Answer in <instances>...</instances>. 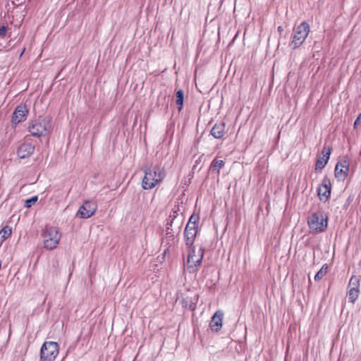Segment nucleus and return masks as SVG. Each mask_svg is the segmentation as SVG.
<instances>
[{"instance_id":"1","label":"nucleus","mask_w":361,"mask_h":361,"mask_svg":"<svg viewBox=\"0 0 361 361\" xmlns=\"http://www.w3.org/2000/svg\"><path fill=\"white\" fill-rule=\"evenodd\" d=\"M145 173L142 181V187L144 190H150L161 183L166 176L163 168L156 166L152 168L150 166H145L143 168Z\"/></svg>"},{"instance_id":"25","label":"nucleus","mask_w":361,"mask_h":361,"mask_svg":"<svg viewBox=\"0 0 361 361\" xmlns=\"http://www.w3.org/2000/svg\"><path fill=\"white\" fill-rule=\"evenodd\" d=\"M361 117V114L358 116V117L356 118L354 123V128H357V126L360 124V119Z\"/></svg>"},{"instance_id":"17","label":"nucleus","mask_w":361,"mask_h":361,"mask_svg":"<svg viewBox=\"0 0 361 361\" xmlns=\"http://www.w3.org/2000/svg\"><path fill=\"white\" fill-rule=\"evenodd\" d=\"M360 276L353 275L348 283V288L351 290H360Z\"/></svg>"},{"instance_id":"7","label":"nucleus","mask_w":361,"mask_h":361,"mask_svg":"<svg viewBox=\"0 0 361 361\" xmlns=\"http://www.w3.org/2000/svg\"><path fill=\"white\" fill-rule=\"evenodd\" d=\"M59 354V345L56 342L46 341L43 343L40 350L41 360L53 361Z\"/></svg>"},{"instance_id":"10","label":"nucleus","mask_w":361,"mask_h":361,"mask_svg":"<svg viewBox=\"0 0 361 361\" xmlns=\"http://www.w3.org/2000/svg\"><path fill=\"white\" fill-rule=\"evenodd\" d=\"M350 161L347 157L340 159L335 167V177L338 180H345L349 172Z\"/></svg>"},{"instance_id":"22","label":"nucleus","mask_w":361,"mask_h":361,"mask_svg":"<svg viewBox=\"0 0 361 361\" xmlns=\"http://www.w3.org/2000/svg\"><path fill=\"white\" fill-rule=\"evenodd\" d=\"M11 228L9 226H5L0 231V237L2 238L3 240H4L11 235Z\"/></svg>"},{"instance_id":"27","label":"nucleus","mask_w":361,"mask_h":361,"mask_svg":"<svg viewBox=\"0 0 361 361\" xmlns=\"http://www.w3.org/2000/svg\"><path fill=\"white\" fill-rule=\"evenodd\" d=\"M24 51H25V49H23V50L22 51V52L20 53V56H22V55H23V54Z\"/></svg>"},{"instance_id":"23","label":"nucleus","mask_w":361,"mask_h":361,"mask_svg":"<svg viewBox=\"0 0 361 361\" xmlns=\"http://www.w3.org/2000/svg\"><path fill=\"white\" fill-rule=\"evenodd\" d=\"M37 196H33L30 199H27L25 202V207L27 208L31 207L37 201Z\"/></svg>"},{"instance_id":"19","label":"nucleus","mask_w":361,"mask_h":361,"mask_svg":"<svg viewBox=\"0 0 361 361\" xmlns=\"http://www.w3.org/2000/svg\"><path fill=\"white\" fill-rule=\"evenodd\" d=\"M176 103L178 105V109L180 111L183 106V100H184V92L182 90H179L176 92Z\"/></svg>"},{"instance_id":"18","label":"nucleus","mask_w":361,"mask_h":361,"mask_svg":"<svg viewBox=\"0 0 361 361\" xmlns=\"http://www.w3.org/2000/svg\"><path fill=\"white\" fill-rule=\"evenodd\" d=\"M225 166V162L223 160H217L214 159L210 166V170L215 171L219 174L220 170Z\"/></svg>"},{"instance_id":"2","label":"nucleus","mask_w":361,"mask_h":361,"mask_svg":"<svg viewBox=\"0 0 361 361\" xmlns=\"http://www.w3.org/2000/svg\"><path fill=\"white\" fill-rule=\"evenodd\" d=\"M307 224L313 233L323 232L327 228L328 216L322 211L314 212L309 216Z\"/></svg>"},{"instance_id":"24","label":"nucleus","mask_w":361,"mask_h":361,"mask_svg":"<svg viewBox=\"0 0 361 361\" xmlns=\"http://www.w3.org/2000/svg\"><path fill=\"white\" fill-rule=\"evenodd\" d=\"M6 32V27L4 25L0 26V35L4 36Z\"/></svg>"},{"instance_id":"8","label":"nucleus","mask_w":361,"mask_h":361,"mask_svg":"<svg viewBox=\"0 0 361 361\" xmlns=\"http://www.w3.org/2000/svg\"><path fill=\"white\" fill-rule=\"evenodd\" d=\"M190 250L188 257V269L190 272L196 271L197 267H200L204 255V249L200 247L198 253L196 254L195 247H190Z\"/></svg>"},{"instance_id":"5","label":"nucleus","mask_w":361,"mask_h":361,"mask_svg":"<svg viewBox=\"0 0 361 361\" xmlns=\"http://www.w3.org/2000/svg\"><path fill=\"white\" fill-rule=\"evenodd\" d=\"M42 237L44 247L47 250H53L58 245L61 235L56 227L47 226L42 233Z\"/></svg>"},{"instance_id":"4","label":"nucleus","mask_w":361,"mask_h":361,"mask_svg":"<svg viewBox=\"0 0 361 361\" xmlns=\"http://www.w3.org/2000/svg\"><path fill=\"white\" fill-rule=\"evenodd\" d=\"M198 221L199 216L193 214L190 217L189 221L185 228L184 238L185 245L188 247H191L193 245L195 239L197 235Z\"/></svg>"},{"instance_id":"13","label":"nucleus","mask_w":361,"mask_h":361,"mask_svg":"<svg viewBox=\"0 0 361 361\" xmlns=\"http://www.w3.org/2000/svg\"><path fill=\"white\" fill-rule=\"evenodd\" d=\"M320 200L326 202L331 195V183L329 179H324L321 186L317 188Z\"/></svg>"},{"instance_id":"15","label":"nucleus","mask_w":361,"mask_h":361,"mask_svg":"<svg viewBox=\"0 0 361 361\" xmlns=\"http://www.w3.org/2000/svg\"><path fill=\"white\" fill-rule=\"evenodd\" d=\"M224 313L221 310L216 311L212 317L209 326L213 331L218 332L222 327Z\"/></svg>"},{"instance_id":"16","label":"nucleus","mask_w":361,"mask_h":361,"mask_svg":"<svg viewBox=\"0 0 361 361\" xmlns=\"http://www.w3.org/2000/svg\"><path fill=\"white\" fill-rule=\"evenodd\" d=\"M225 128L224 122L215 123L211 129L210 134L216 139H221L226 133Z\"/></svg>"},{"instance_id":"20","label":"nucleus","mask_w":361,"mask_h":361,"mask_svg":"<svg viewBox=\"0 0 361 361\" xmlns=\"http://www.w3.org/2000/svg\"><path fill=\"white\" fill-rule=\"evenodd\" d=\"M360 295V290H351L348 289L347 296L348 300L352 304H354Z\"/></svg>"},{"instance_id":"9","label":"nucleus","mask_w":361,"mask_h":361,"mask_svg":"<svg viewBox=\"0 0 361 361\" xmlns=\"http://www.w3.org/2000/svg\"><path fill=\"white\" fill-rule=\"evenodd\" d=\"M97 209V204L94 200H86L80 207L76 216L81 219H88L93 216Z\"/></svg>"},{"instance_id":"26","label":"nucleus","mask_w":361,"mask_h":361,"mask_svg":"<svg viewBox=\"0 0 361 361\" xmlns=\"http://www.w3.org/2000/svg\"><path fill=\"white\" fill-rule=\"evenodd\" d=\"M278 31L280 32L283 31V28L281 26L278 27Z\"/></svg>"},{"instance_id":"11","label":"nucleus","mask_w":361,"mask_h":361,"mask_svg":"<svg viewBox=\"0 0 361 361\" xmlns=\"http://www.w3.org/2000/svg\"><path fill=\"white\" fill-rule=\"evenodd\" d=\"M331 152V147L324 146L322 150V154L323 156L322 157H319L316 161L315 165V171L317 172H321L322 170L325 167L327 164L330 154Z\"/></svg>"},{"instance_id":"6","label":"nucleus","mask_w":361,"mask_h":361,"mask_svg":"<svg viewBox=\"0 0 361 361\" xmlns=\"http://www.w3.org/2000/svg\"><path fill=\"white\" fill-rule=\"evenodd\" d=\"M310 32V25L306 22L301 23L293 30V39L291 45L294 49L301 46L307 38Z\"/></svg>"},{"instance_id":"14","label":"nucleus","mask_w":361,"mask_h":361,"mask_svg":"<svg viewBox=\"0 0 361 361\" xmlns=\"http://www.w3.org/2000/svg\"><path fill=\"white\" fill-rule=\"evenodd\" d=\"M35 150V146L31 143L21 144L17 150V154L20 159H25L32 155Z\"/></svg>"},{"instance_id":"12","label":"nucleus","mask_w":361,"mask_h":361,"mask_svg":"<svg viewBox=\"0 0 361 361\" xmlns=\"http://www.w3.org/2000/svg\"><path fill=\"white\" fill-rule=\"evenodd\" d=\"M28 114V109H27L25 105H18L12 116V122L15 124H18L23 121H25L27 118Z\"/></svg>"},{"instance_id":"21","label":"nucleus","mask_w":361,"mask_h":361,"mask_svg":"<svg viewBox=\"0 0 361 361\" xmlns=\"http://www.w3.org/2000/svg\"><path fill=\"white\" fill-rule=\"evenodd\" d=\"M328 272V265L324 264L314 276L315 281L321 280Z\"/></svg>"},{"instance_id":"3","label":"nucleus","mask_w":361,"mask_h":361,"mask_svg":"<svg viewBox=\"0 0 361 361\" xmlns=\"http://www.w3.org/2000/svg\"><path fill=\"white\" fill-rule=\"evenodd\" d=\"M51 128V118L49 116H39L30 125L28 130L33 136L41 137L45 135Z\"/></svg>"}]
</instances>
